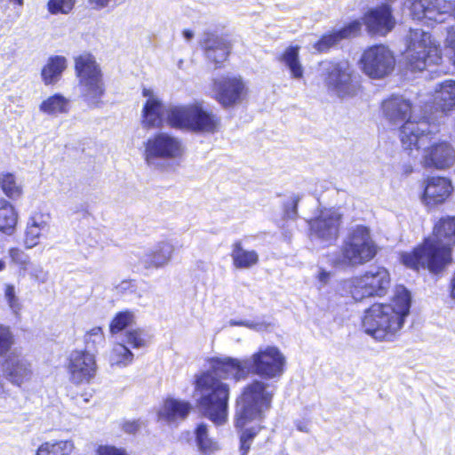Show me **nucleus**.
Here are the masks:
<instances>
[{"instance_id": "1", "label": "nucleus", "mask_w": 455, "mask_h": 455, "mask_svg": "<svg viewBox=\"0 0 455 455\" xmlns=\"http://www.w3.org/2000/svg\"><path fill=\"white\" fill-rule=\"evenodd\" d=\"M455 244V216L441 218L435 225L433 236L410 252L401 254L402 262L414 270L442 271L451 260V248Z\"/></svg>"}, {"instance_id": "13", "label": "nucleus", "mask_w": 455, "mask_h": 455, "mask_svg": "<svg viewBox=\"0 0 455 455\" xmlns=\"http://www.w3.org/2000/svg\"><path fill=\"white\" fill-rule=\"evenodd\" d=\"M342 214L335 208L321 209L318 214L308 221L309 237L321 246L332 244L339 236Z\"/></svg>"}, {"instance_id": "46", "label": "nucleus", "mask_w": 455, "mask_h": 455, "mask_svg": "<svg viewBox=\"0 0 455 455\" xmlns=\"http://www.w3.org/2000/svg\"><path fill=\"white\" fill-rule=\"evenodd\" d=\"M27 274L39 283H44L48 280V272H46L40 265L32 263Z\"/></svg>"}, {"instance_id": "12", "label": "nucleus", "mask_w": 455, "mask_h": 455, "mask_svg": "<svg viewBox=\"0 0 455 455\" xmlns=\"http://www.w3.org/2000/svg\"><path fill=\"white\" fill-rule=\"evenodd\" d=\"M378 252L371 229L363 225L352 228L341 246L342 262L350 267H358L371 261Z\"/></svg>"}, {"instance_id": "35", "label": "nucleus", "mask_w": 455, "mask_h": 455, "mask_svg": "<svg viewBox=\"0 0 455 455\" xmlns=\"http://www.w3.org/2000/svg\"><path fill=\"white\" fill-rule=\"evenodd\" d=\"M73 450L70 440H50L39 445L36 455H70Z\"/></svg>"}, {"instance_id": "6", "label": "nucleus", "mask_w": 455, "mask_h": 455, "mask_svg": "<svg viewBox=\"0 0 455 455\" xmlns=\"http://www.w3.org/2000/svg\"><path fill=\"white\" fill-rule=\"evenodd\" d=\"M75 69L82 100L91 108H100L103 105L106 86L103 74L95 58L90 53L76 57Z\"/></svg>"}, {"instance_id": "62", "label": "nucleus", "mask_w": 455, "mask_h": 455, "mask_svg": "<svg viewBox=\"0 0 455 455\" xmlns=\"http://www.w3.org/2000/svg\"><path fill=\"white\" fill-rule=\"evenodd\" d=\"M129 284L128 282H123V285L127 286Z\"/></svg>"}, {"instance_id": "52", "label": "nucleus", "mask_w": 455, "mask_h": 455, "mask_svg": "<svg viewBox=\"0 0 455 455\" xmlns=\"http://www.w3.org/2000/svg\"><path fill=\"white\" fill-rule=\"evenodd\" d=\"M434 132L433 129H430V127H428V131L425 132V140L422 141V142H419L417 146V148L415 146H412V148L411 149H406L407 151H409V155H411L413 156V152L415 151L416 153L419 152V148L423 146H425V143L427 142V140H428V135L430 133ZM414 157H417V155H414Z\"/></svg>"}, {"instance_id": "47", "label": "nucleus", "mask_w": 455, "mask_h": 455, "mask_svg": "<svg viewBox=\"0 0 455 455\" xmlns=\"http://www.w3.org/2000/svg\"><path fill=\"white\" fill-rule=\"evenodd\" d=\"M299 201L300 196L294 195L285 203L284 214L286 218L295 219L297 217V207Z\"/></svg>"}, {"instance_id": "19", "label": "nucleus", "mask_w": 455, "mask_h": 455, "mask_svg": "<svg viewBox=\"0 0 455 455\" xmlns=\"http://www.w3.org/2000/svg\"><path fill=\"white\" fill-rule=\"evenodd\" d=\"M427 146L422 149L420 163L424 167L446 169L455 162V150L446 141L432 140L428 137Z\"/></svg>"}, {"instance_id": "40", "label": "nucleus", "mask_w": 455, "mask_h": 455, "mask_svg": "<svg viewBox=\"0 0 455 455\" xmlns=\"http://www.w3.org/2000/svg\"><path fill=\"white\" fill-rule=\"evenodd\" d=\"M8 254L12 262L18 267L20 275L24 276L33 263L28 254L16 247L10 248Z\"/></svg>"}, {"instance_id": "38", "label": "nucleus", "mask_w": 455, "mask_h": 455, "mask_svg": "<svg viewBox=\"0 0 455 455\" xmlns=\"http://www.w3.org/2000/svg\"><path fill=\"white\" fill-rule=\"evenodd\" d=\"M0 188L12 199L20 197L22 193L20 183L17 181L12 173L9 172L0 173Z\"/></svg>"}, {"instance_id": "37", "label": "nucleus", "mask_w": 455, "mask_h": 455, "mask_svg": "<svg viewBox=\"0 0 455 455\" xmlns=\"http://www.w3.org/2000/svg\"><path fill=\"white\" fill-rule=\"evenodd\" d=\"M132 361L133 354L124 343L114 344L109 354V363L111 365L125 367L131 364Z\"/></svg>"}, {"instance_id": "29", "label": "nucleus", "mask_w": 455, "mask_h": 455, "mask_svg": "<svg viewBox=\"0 0 455 455\" xmlns=\"http://www.w3.org/2000/svg\"><path fill=\"white\" fill-rule=\"evenodd\" d=\"M203 46L207 59L215 64H220L225 61L229 54L228 42L214 35H207Z\"/></svg>"}, {"instance_id": "30", "label": "nucleus", "mask_w": 455, "mask_h": 455, "mask_svg": "<svg viewBox=\"0 0 455 455\" xmlns=\"http://www.w3.org/2000/svg\"><path fill=\"white\" fill-rule=\"evenodd\" d=\"M279 61L288 69L291 78L300 80L304 77L305 68L299 58V46L287 47L280 55Z\"/></svg>"}, {"instance_id": "43", "label": "nucleus", "mask_w": 455, "mask_h": 455, "mask_svg": "<svg viewBox=\"0 0 455 455\" xmlns=\"http://www.w3.org/2000/svg\"><path fill=\"white\" fill-rule=\"evenodd\" d=\"M13 345V335L9 327L0 324V356L6 354Z\"/></svg>"}, {"instance_id": "45", "label": "nucleus", "mask_w": 455, "mask_h": 455, "mask_svg": "<svg viewBox=\"0 0 455 455\" xmlns=\"http://www.w3.org/2000/svg\"><path fill=\"white\" fill-rule=\"evenodd\" d=\"M4 298L10 307V308L17 313L20 310L21 305L20 299L16 295L15 286L13 284L7 283L4 285Z\"/></svg>"}, {"instance_id": "34", "label": "nucleus", "mask_w": 455, "mask_h": 455, "mask_svg": "<svg viewBox=\"0 0 455 455\" xmlns=\"http://www.w3.org/2000/svg\"><path fill=\"white\" fill-rule=\"evenodd\" d=\"M196 443L202 455H212L220 450L219 443L209 436L207 425L201 423L195 430Z\"/></svg>"}, {"instance_id": "22", "label": "nucleus", "mask_w": 455, "mask_h": 455, "mask_svg": "<svg viewBox=\"0 0 455 455\" xmlns=\"http://www.w3.org/2000/svg\"><path fill=\"white\" fill-rule=\"evenodd\" d=\"M191 410L192 405L188 401L167 398L156 411L157 420L168 425H177L188 417Z\"/></svg>"}, {"instance_id": "16", "label": "nucleus", "mask_w": 455, "mask_h": 455, "mask_svg": "<svg viewBox=\"0 0 455 455\" xmlns=\"http://www.w3.org/2000/svg\"><path fill=\"white\" fill-rule=\"evenodd\" d=\"M412 19L443 22L447 16L455 18V0H407Z\"/></svg>"}, {"instance_id": "42", "label": "nucleus", "mask_w": 455, "mask_h": 455, "mask_svg": "<svg viewBox=\"0 0 455 455\" xmlns=\"http://www.w3.org/2000/svg\"><path fill=\"white\" fill-rule=\"evenodd\" d=\"M148 334L141 329H131L125 333L124 342L133 348L144 347L148 342Z\"/></svg>"}, {"instance_id": "25", "label": "nucleus", "mask_w": 455, "mask_h": 455, "mask_svg": "<svg viewBox=\"0 0 455 455\" xmlns=\"http://www.w3.org/2000/svg\"><path fill=\"white\" fill-rule=\"evenodd\" d=\"M453 191L450 180L443 177H431L426 180L422 200L427 206L443 204Z\"/></svg>"}, {"instance_id": "39", "label": "nucleus", "mask_w": 455, "mask_h": 455, "mask_svg": "<svg viewBox=\"0 0 455 455\" xmlns=\"http://www.w3.org/2000/svg\"><path fill=\"white\" fill-rule=\"evenodd\" d=\"M85 349L91 353L97 352L99 347L105 344V335L102 328L96 326L88 331L84 335Z\"/></svg>"}, {"instance_id": "55", "label": "nucleus", "mask_w": 455, "mask_h": 455, "mask_svg": "<svg viewBox=\"0 0 455 455\" xmlns=\"http://www.w3.org/2000/svg\"><path fill=\"white\" fill-rule=\"evenodd\" d=\"M113 0H89V3L95 9H103L107 7Z\"/></svg>"}, {"instance_id": "33", "label": "nucleus", "mask_w": 455, "mask_h": 455, "mask_svg": "<svg viewBox=\"0 0 455 455\" xmlns=\"http://www.w3.org/2000/svg\"><path fill=\"white\" fill-rule=\"evenodd\" d=\"M70 100L62 94L56 93L44 100L39 105V110L49 116H58L69 111Z\"/></svg>"}, {"instance_id": "7", "label": "nucleus", "mask_w": 455, "mask_h": 455, "mask_svg": "<svg viewBox=\"0 0 455 455\" xmlns=\"http://www.w3.org/2000/svg\"><path fill=\"white\" fill-rule=\"evenodd\" d=\"M269 385L262 380H253L248 384L236 401L235 426L243 428L249 422L261 418L269 409L273 398Z\"/></svg>"}, {"instance_id": "9", "label": "nucleus", "mask_w": 455, "mask_h": 455, "mask_svg": "<svg viewBox=\"0 0 455 455\" xmlns=\"http://www.w3.org/2000/svg\"><path fill=\"white\" fill-rule=\"evenodd\" d=\"M390 284L388 270L384 267L373 266L363 274L345 280L342 288L355 301H361L368 298L385 296Z\"/></svg>"}, {"instance_id": "53", "label": "nucleus", "mask_w": 455, "mask_h": 455, "mask_svg": "<svg viewBox=\"0 0 455 455\" xmlns=\"http://www.w3.org/2000/svg\"><path fill=\"white\" fill-rule=\"evenodd\" d=\"M295 427L298 431L302 433H309L310 432V425L307 420L299 419L295 421Z\"/></svg>"}, {"instance_id": "14", "label": "nucleus", "mask_w": 455, "mask_h": 455, "mask_svg": "<svg viewBox=\"0 0 455 455\" xmlns=\"http://www.w3.org/2000/svg\"><path fill=\"white\" fill-rule=\"evenodd\" d=\"M185 147L180 139L166 132L149 138L145 144V161L148 165H156L158 160L181 158Z\"/></svg>"}, {"instance_id": "26", "label": "nucleus", "mask_w": 455, "mask_h": 455, "mask_svg": "<svg viewBox=\"0 0 455 455\" xmlns=\"http://www.w3.org/2000/svg\"><path fill=\"white\" fill-rule=\"evenodd\" d=\"M142 94L147 98L142 111V124L147 128L158 127L163 121V103L150 88H144Z\"/></svg>"}, {"instance_id": "61", "label": "nucleus", "mask_w": 455, "mask_h": 455, "mask_svg": "<svg viewBox=\"0 0 455 455\" xmlns=\"http://www.w3.org/2000/svg\"><path fill=\"white\" fill-rule=\"evenodd\" d=\"M276 455H290V454L286 451H282L278 452Z\"/></svg>"}, {"instance_id": "3", "label": "nucleus", "mask_w": 455, "mask_h": 455, "mask_svg": "<svg viewBox=\"0 0 455 455\" xmlns=\"http://www.w3.org/2000/svg\"><path fill=\"white\" fill-rule=\"evenodd\" d=\"M411 294L404 286H396L390 303H375L364 312L362 325L375 339H390L401 330L411 308Z\"/></svg>"}, {"instance_id": "49", "label": "nucleus", "mask_w": 455, "mask_h": 455, "mask_svg": "<svg viewBox=\"0 0 455 455\" xmlns=\"http://www.w3.org/2000/svg\"><path fill=\"white\" fill-rule=\"evenodd\" d=\"M230 326H245L249 329L255 331H264L267 328V325L264 323H254L251 321H235L231 319L228 322Z\"/></svg>"}, {"instance_id": "27", "label": "nucleus", "mask_w": 455, "mask_h": 455, "mask_svg": "<svg viewBox=\"0 0 455 455\" xmlns=\"http://www.w3.org/2000/svg\"><path fill=\"white\" fill-rule=\"evenodd\" d=\"M48 217L41 213L33 215L28 221L23 244L26 249H32L39 243L40 238L49 232Z\"/></svg>"}, {"instance_id": "36", "label": "nucleus", "mask_w": 455, "mask_h": 455, "mask_svg": "<svg viewBox=\"0 0 455 455\" xmlns=\"http://www.w3.org/2000/svg\"><path fill=\"white\" fill-rule=\"evenodd\" d=\"M18 214L13 205L0 198V231L11 235L17 224Z\"/></svg>"}, {"instance_id": "5", "label": "nucleus", "mask_w": 455, "mask_h": 455, "mask_svg": "<svg viewBox=\"0 0 455 455\" xmlns=\"http://www.w3.org/2000/svg\"><path fill=\"white\" fill-rule=\"evenodd\" d=\"M382 110L389 123L394 125L402 124L399 136L403 148L411 149L412 146L417 148L425 140L430 120L428 116L417 120L411 115L412 106L409 100L403 96H392L383 101Z\"/></svg>"}, {"instance_id": "15", "label": "nucleus", "mask_w": 455, "mask_h": 455, "mask_svg": "<svg viewBox=\"0 0 455 455\" xmlns=\"http://www.w3.org/2000/svg\"><path fill=\"white\" fill-rule=\"evenodd\" d=\"M360 65L366 76L373 79H380L394 70L395 60L388 47L377 44L367 48L363 52Z\"/></svg>"}, {"instance_id": "56", "label": "nucleus", "mask_w": 455, "mask_h": 455, "mask_svg": "<svg viewBox=\"0 0 455 455\" xmlns=\"http://www.w3.org/2000/svg\"><path fill=\"white\" fill-rule=\"evenodd\" d=\"M450 288H451V297L452 299L455 300V271H454V274L451 280Z\"/></svg>"}, {"instance_id": "17", "label": "nucleus", "mask_w": 455, "mask_h": 455, "mask_svg": "<svg viewBox=\"0 0 455 455\" xmlns=\"http://www.w3.org/2000/svg\"><path fill=\"white\" fill-rule=\"evenodd\" d=\"M98 365L94 353L74 350L70 353L67 371L68 379L75 385L90 383L96 376Z\"/></svg>"}, {"instance_id": "28", "label": "nucleus", "mask_w": 455, "mask_h": 455, "mask_svg": "<svg viewBox=\"0 0 455 455\" xmlns=\"http://www.w3.org/2000/svg\"><path fill=\"white\" fill-rule=\"evenodd\" d=\"M361 28L362 23L359 20H354L339 31L324 35L314 44V49L318 52H326L341 39L356 36Z\"/></svg>"}, {"instance_id": "60", "label": "nucleus", "mask_w": 455, "mask_h": 455, "mask_svg": "<svg viewBox=\"0 0 455 455\" xmlns=\"http://www.w3.org/2000/svg\"><path fill=\"white\" fill-rule=\"evenodd\" d=\"M6 267V264L4 260H0V272L3 271Z\"/></svg>"}, {"instance_id": "50", "label": "nucleus", "mask_w": 455, "mask_h": 455, "mask_svg": "<svg viewBox=\"0 0 455 455\" xmlns=\"http://www.w3.org/2000/svg\"><path fill=\"white\" fill-rule=\"evenodd\" d=\"M97 455H128V453L124 449L105 445L99 447Z\"/></svg>"}, {"instance_id": "2", "label": "nucleus", "mask_w": 455, "mask_h": 455, "mask_svg": "<svg viewBox=\"0 0 455 455\" xmlns=\"http://www.w3.org/2000/svg\"><path fill=\"white\" fill-rule=\"evenodd\" d=\"M219 363H228V357L212 359L211 370L199 375L196 381L198 409L216 426L224 425L228 421L229 387L223 379H235L232 372L217 367Z\"/></svg>"}, {"instance_id": "57", "label": "nucleus", "mask_w": 455, "mask_h": 455, "mask_svg": "<svg viewBox=\"0 0 455 455\" xmlns=\"http://www.w3.org/2000/svg\"><path fill=\"white\" fill-rule=\"evenodd\" d=\"M183 36L187 41H189L193 38L194 33L191 30L186 29L183 31Z\"/></svg>"}, {"instance_id": "24", "label": "nucleus", "mask_w": 455, "mask_h": 455, "mask_svg": "<svg viewBox=\"0 0 455 455\" xmlns=\"http://www.w3.org/2000/svg\"><path fill=\"white\" fill-rule=\"evenodd\" d=\"M174 251L171 241H161L140 258V264L146 269L163 268L171 262Z\"/></svg>"}, {"instance_id": "21", "label": "nucleus", "mask_w": 455, "mask_h": 455, "mask_svg": "<svg viewBox=\"0 0 455 455\" xmlns=\"http://www.w3.org/2000/svg\"><path fill=\"white\" fill-rule=\"evenodd\" d=\"M432 98L435 113H431L428 119L434 122L455 107V81L445 80L438 84Z\"/></svg>"}, {"instance_id": "58", "label": "nucleus", "mask_w": 455, "mask_h": 455, "mask_svg": "<svg viewBox=\"0 0 455 455\" xmlns=\"http://www.w3.org/2000/svg\"><path fill=\"white\" fill-rule=\"evenodd\" d=\"M403 171L404 174L408 175L412 172V166L411 164H404L403 166Z\"/></svg>"}, {"instance_id": "31", "label": "nucleus", "mask_w": 455, "mask_h": 455, "mask_svg": "<svg viewBox=\"0 0 455 455\" xmlns=\"http://www.w3.org/2000/svg\"><path fill=\"white\" fill-rule=\"evenodd\" d=\"M67 68V60L63 56L51 57L42 69L41 76L46 85L56 84Z\"/></svg>"}, {"instance_id": "32", "label": "nucleus", "mask_w": 455, "mask_h": 455, "mask_svg": "<svg viewBox=\"0 0 455 455\" xmlns=\"http://www.w3.org/2000/svg\"><path fill=\"white\" fill-rule=\"evenodd\" d=\"M231 258L233 265L236 268H250L259 262L257 251L243 249L240 241L235 242L232 247Z\"/></svg>"}, {"instance_id": "44", "label": "nucleus", "mask_w": 455, "mask_h": 455, "mask_svg": "<svg viewBox=\"0 0 455 455\" xmlns=\"http://www.w3.org/2000/svg\"><path fill=\"white\" fill-rule=\"evenodd\" d=\"M75 0H50L48 8L51 13H68L74 7Z\"/></svg>"}, {"instance_id": "23", "label": "nucleus", "mask_w": 455, "mask_h": 455, "mask_svg": "<svg viewBox=\"0 0 455 455\" xmlns=\"http://www.w3.org/2000/svg\"><path fill=\"white\" fill-rule=\"evenodd\" d=\"M4 376L13 384L20 386L31 376L30 363L18 351L11 352L3 363Z\"/></svg>"}, {"instance_id": "59", "label": "nucleus", "mask_w": 455, "mask_h": 455, "mask_svg": "<svg viewBox=\"0 0 455 455\" xmlns=\"http://www.w3.org/2000/svg\"><path fill=\"white\" fill-rule=\"evenodd\" d=\"M2 1L3 0H0V2H2ZM11 1L13 2L14 4H17L20 6H22L23 3H24V0H11Z\"/></svg>"}, {"instance_id": "41", "label": "nucleus", "mask_w": 455, "mask_h": 455, "mask_svg": "<svg viewBox=\"0 0 455 455\" xmlns=\"http://www.w3.org/2000/svg\"><path fill=\"white\" fill-rule=\"evenodd\" d=\"M134 322V315L131 311H122L116 315L109 325L112 334H116L131 326Z\"/></svg>"}, {"instance_id": "54", "label": "nucleus", "mask_w": 455, "mask_h": 455, "mask_svg": "<svg viewBox=\"0 0 455 455\" xmlns=\"http://www.w3.org/2000/svg\"><path fill=\"white\" fill-rule=\"evenodd\" d=\"M330 278H331V273L323 268H320L318 275H317L318 281L322 284L324 285L329 282Z\"/></svg>"}, {"instance_id": "11", "label": "nucleus", "mask_w": 455, "mask_h": 455, "mask_svg": "<svg viewBox=\"0 0 455 455\" xmlns=\"http://www.w3.org/2000/svg\"><path fill=\"white\" fill-rule=\"evenodd\" d=\"M319 72L328 92L340 99L352 98L359 92L354 70L346 60H323L319 64Z\"/></svg>"}, {"instance_id": "48", "label": "nucleus", "mask_w": 455, "mask_h": 455, "mask_svg": "<svg viewBox=\"0 0 455 455\" xmlns=\"http://www.w3.org/2000/svg\"><path fill=\"white\" fill-rule=\"evenodd\" d=\"M254 435H255V433L252 432V430H251V429H247L243 432V434L241 435V437H240L241 455H247V453L251 448V441H252Z\"/></svg>"}, {"instance_id": "20", "label": "nucleus", "mask_w": 455, "mask_h": 455, "mask_svg": "<svg viewBox=\"0 0 455 455\" xmlns=\"http://www.w3.org/2000/svg\"><path fill=\"white\" fill-rule=\"evenodd\" d=\"M363 20L368 32L372 35L386 36L395 25L392 9L387 4L369 9Z\"/></svg>"}, {"instance_id": "8", "label": "nucleus", "mask_w": 455, "mask_h": 455, "mask_svg": "<svg viewBox=\"0 0 455 455\" xmlns=\"http://www.w3.org/2000/svg\"><path fill=\"white\" fill-rule=\"evenodd\" d=\"M166 119L173 128L205 133H214L220 124L216 115L198 103L171 106L166 110Z\"/></svg>"}, {"instance_id": "18", "label": "nucleus", "mask_w": 455, "mask_h": 455, "mask_svg": "<svg viewBox=\"0 0 455 455\" xmlns=\"http://www.w3.org/2000/svg\"><path fill=\"white\" fill-rule=\"evenodd\" d=\"M213 90L216 100L225 108L241 103L247 93L245 84L240 76H236L215 79Z\"/></svg>"}, {"instance_id": "51", "label": "nucleus", "mask_w": 455, "mask_h": 455, "mask_svg": "<svg viewBox=\"0 0 455 455\" xmlns=\"http://www.w3.org/2000/svg\"><path fill=\"white\" fill-rule=\"evenodd\" d=\"M140 427V422L139 420L127 421L123 426V429L128 434H134Z\"/></svg>"}, {"instance_id": "4", "label": "nucleus", "mask_w": 455, "mask_h": 455, "mask_svg": "<svg viewBox=\"0 0 455 455\" xmlns=\"http://www.w3.org/2000/svg\"><path fill=\"white\" fill-rule=\"evenodd\" d=\"M286 358L281 350L275 346L260 347L250 358L238 360L228 357V363H219V369H225L235 375V379H244L250 372L263 379H279L284 372Z\"/></svg>"}, {"instance_id": "10", "label": "nucleus", "mask_w": 455, "mask_h": 455, "mask_svg": "<svg viewBox=\"0 0 455 455\" xmlns=\"http://www.w3.org/2000/svg\"><path fill=\"white\" fill-rule=\"evenodd\" d=\"M406 59L413 71H423L438 66L442 60L441 51L431 35L422 29L411 28L406 39Z\"/></svg>"}]
</instances>
